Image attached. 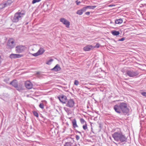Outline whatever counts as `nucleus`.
Wrapping results in <instances>:
<instances>
[{"instance_id":"obj_31","label":"nucleus","mask_w":146,"mask_h":146,"mask_svg":"<svg viewBox=\"0 0 146 146\" xmlns=\"http://www.w3.org/2000/svg\"><path fill=\"white\" fill-rule=\"evenodd\" d=\"M64 146H72L71 144L70 143H66Z\"/></svg>"},{"instance_id":"obj_17","label":"nucleus","mask_w":146,"mask_h":146,"mask_svg":"<svg viewBox=\"0 0 146 146\" xmlns=\"http://www.w3.org/2000/svg\"><path fill=\"white\" fill-rule=\"evenodd\" d=\"M15 0H8L5 3L7 6L10 5Z\"/></svg>"},{"instance_id":"obj_23","label":"nucleus","mask_w":146,"mask_h":146,"mask_svg":"<svg viewBox=\"0 0 146 146\" xmlns=\"http://www.w3.org/2000/svg\"><path fill=\"white\" fill-rule=\"evenodd\" d=\"M37 49L38 47L36 45H35L33 47V48L32 49V50L33 52H35L37 50Z\"/></svg>"},{"instance_id":"obj_5","label":"nucleus","mask_w":146,"mask_h":146,"mask_svg":"<svg viewBox=\"0 0 146 146\" xmlns=\"http://www.w3.org/2000/svg\"><path fill=\"white\" fill-rule=\"evenodd\" d=\"M27 48L25 46L18 45L15 47V51L17 53H21L26 50Z\"/></svg>"},{"instance_id":"obj_10","label":"nucleus","mask_w":146,"mask_h":146,"mask_svg":"<svg viewBox=\"0 0 146 146\" xmlns=\"http://www.w3.org/2000/svg\"><path fill=\"white\" fill-rule=\"evenodd\" d=\"M25 85L26 88L29 89H32L33 87V84L29 80L25 82Z\"/></svg>"},{"instance_id":"obj_38","label":"nucleus","mask_w":146,"mask_h":146,"mask_svg":"<svg viewBox=\"0 0 146 146\" xmlns=\"http://www.w3.org/2000/svg\"><path fill=\"white\" fill-rule=\"evenodd\" d=\"M76 4L77 5H78L80 3H81L80 1H76Z\"/></svg>"},{"instance_id":"obj_6","label":"nucleus","mask_w":146,"mask_h":146,"mask_svg":"<svg viewBox=\"0 0 146 146\" xmlns=\"http://www.w3.org/2000/svg\"><path fill=\"white\" fill-rule=\"evenodd\" d=\"M60 21L65 25L66 27L69 28L70 23L67 20L64 18H62L60 19Z\"/></svg>"},{"instance_id":"obj_34","label":"nucleus","mask_w":146,"mask_h":146,"mask_svg":"<svg viewBox=\"0 0 146 146\" xmlns=\"http://www.w3.org/2000/svg\"><path fill=\"white\" fill-rule=\"evenodd\" d=\"M141 94L142 95L146 97V92H143L141 93Z\"/></svg>"},{"instance_id":"obj_33","label":"nucleus","mask_w":146,"mask_h":146,"mask_svg":"<svg viewBox=\"0 0 146 146\" xmlns=\"http://www.w3.org/2000/svg\"><path fill=\"white\" fill-rule=\"evenodd\" d=\"M79 83V82L77 80H76L74 81V84L75 85H78Z\"/></svg>"},{"instance_id":"obj_18","label":"nucleus","mask_w":146,"mask_h":146,"mask_svg":"<svg viewBox=\"0 0 146 146\" xmlns=\"http://www.w3.org/2000/svg\"><path fill=\"white\" fill-rule=\"evenodd\" d=\"M123 20L121 19H116L115 21V23L117 24H121L123 23Z\"/></svg>"},{"instance_id":"obj_30","label":"nucleus","mask_w":146,"mask_h":146,"mask_svg":"<svg viewBox=\"0 0 146 146\" xmlns=\"http://www.w3.org/2000/svg\"><path fill=\"white\" fill-rule=\"evenodd\" d=\"M87 9V8L86 6V7L83 8L82 9H81V10H82V11L83 12L85 11H86Z\"/></svg>"},{"instance_id":"obj_15","label":"nucleus","mask_w":146,"mask_h":146,"mask_svg":"<svg viewBox=\"0 0 146 146\" xmlns=\"http://www.w3.org/2000/svg\"><path fill=\"white\" fill-rule=\"evenodd\" d=\"M72 122L73 127L74 128L78 127V125L77 123L76 120L75 119H73L72 121Z\"/></svg>"},{"instance_id":"obj_29","label":"nucleus","mask_w":146,"mask_h":146,"mask_svg":"<svg viewBox=\"0 0 146 146\" xmlns=\"http://www.w3.org/2000/svg\"><path fill=\"white\" fill-rule=\"evenodd\" d=\"M100 46V44L99 43H97L95 46H93L94 47L93 49L95 48H98Z\"/></svg>"},{"instance_id":"obj_4","label":"nucleus","mask_w":146,"mask_h":146,"mask_svg":"<svg viewBox=\"0 0 146 146\" xmlns=\"http://www.w3.org/2000/svg\"><path fill=\"white\" fill-rule=\"evenodd\" d=\"M25 11H24L23 13L19 12L16 13L14 15L12 20L14 22H18L20 19L23 17V15H25Z\"/></svg>"},{"instance_id":"obj_8","label":"nucleus","mask_w":146,"mask_h":146,"mask_svg":"<svg viewBox=\"0 0 146 146\" xmlns=\"http://www.w3.org/2000/svg\"><path fill=\"white\" fill-rule=\"evenodd\" d=\"M23 56V54L12 53L10 55L9 57L11 59H15L21 58Z\"/></svg>"},{"instance_id":"obj_25","label":"nucleus","mask_w":146,"mask_h":146,"mask_svg":"<svg viewBox=\"0 0 146 146\" xmlns=\"http://www.w3.org/2000/svg\"><path fill=\"white\" fill-rule=\"evenodd\" d=\"M76 13L77 14H78L79 15H81L82 14L83 12L82 11V10H81V9H80L78 10L77 11Z\"/></svg>"},{"instance_id":"obj_41","label":"nucleus","mask_w":146,"mask_h":146,"mask_svg":"<svg viewBox=\"0 0 146 146\" xmlns=\"http://www.w3.org/2000/svg\"><path fill=\"white\" fill-rule=\"evenodd\" d=\"M21 90V89H17V90H19H19Z\"/></svg>"},{"instance_id":"obj_27","label":"nucleus","mask_w":146,"mask_h":146,"mask_svg":"<svg viewBox=\"0 0 146 146\" xmlns=\"http://www.w3.org/2000/svg\"><path fill=\"white\" fill-rule=\"evenodd\" d=\"M41 0H33L32 1L33 4H34L40 1Z\"/></svg>"},{"instance_id":"obj_1","label":"nucleus","mask_w":146,"mask_h":146,"mask_svg":"<svg viewBox=\"0 0 146 146\" xmlns=\"http://www.w3.org/2000/svg\"><path fill=\"white\" fill-rule=\"evenodd\" d=\"M114 109L118 113H120L122 112L126 114L128 113L130 111L127 104L125 102L121 103L119 105H115L114 107Z\"/></svg>"},{"instance_id":"obj_35","label":"nucleus","mask_w":146,"mask_h":146,"mask_svg":"<svg viewBox=\"0 0 146 146\" xmlns=\"http://www.w3.org/2000/svg\"><path fill=\"white\" fill-rule=\"evenodd\" d=\"M76 138L77 140H78L80 139V136L78 135H76Z\"/></svg>"},{"instance_id":"obj_14","label":"nucleus","mask_w":146,"mask_h":146,"mask_svg":"<svg viewBox=\"0 0 146 146\" xmlns=\"http://www.w3.org/2000/svg\"><path fill=\"white\" fill-rule=\"evenodd\" d=\"M10 84L16 88H18V86L17 81L16 80H13L10 83Z\"/></svg>"},{"instance_id":"obj_9","label":"nucleus","mask_w":146,"mask_h":146,"mask_svg":"<svg viewBox=\"0 0 146 146\" xmlns=\"http://www.w3.org/2000/svg\"><path fill=\"white\" fill-rule=\"evenodd\" d=\"M75 102L72 99L69 100L66 104V106L70 108H72L74 105Z\"/></svg>"},{"instance_id":"obj_36","label":"nucleus","mask_w":146,"mask_h":146,"mask_svg":"<svg viewBox=\"0 0 146 146\" xmlns=\"http://www.w3.org/2000/svg\"><path fill=\"white\" fill-rule=\"evenodd\" d=\"M125 39V38L124 37H123V38H122L121 39H119V41H123Z\"/></svg>"},{"instance_id":"obj_40","label":"nucleus","mask_w":146,"mask_h":146,"mask_svg":"<svg viewBox=\"0 0 146 146\" xmlns=\"http://www.w3.org/2000/svg\"><path fill=\"white\" fill-rule=\"evenodd\" d=\"M77 132L80 133V134H81V133L80 131H77Z\"/></svg>"},{"instance_id":"obj_20","label":"nucleus","mask_w":146,"mask_h":146,"mask_svg":"<svg viewBox=\"0 0 146 146\" xmlns=\"http://www.w3.org/2000/svg\"><path fill=\"white\" fill-rule=\"evenodd\" d=\"M7 7L5 3L0 4V10Z\"/></svg>"},{"instance_id":"obj_11","label":"nucleus","mask_w":146,"mask_h":146,"mask_svg":"<svg viewBox=\"0 0 146 146\" xmlns=\"http://www.w3.org/2000/svg\"><path fill=\"white\" fill-rule=\"evenodd\" d=\"M127 74L128 76L131 77L135 76L138 74L137 72L130 70L127 71Z\"/></svg>"},{"instance_id":"obj_37","label":"nucleus","mask_w":146,"mask_h":146,"mask_svg":"<svg viewBox=\"0 0 146 146\" xmlns=\"http://www.w3.org/2000/svg\"><path fill=\"white\" fill-rule=\"evenodd\" d=\"M90 12L89 11L86 12L85 13V14L87 15H90Z\"/></svg>"},{"instance_id":"obj_26","label":"nucleus","mask_w":146,"mask_h":146,"mask_svg":"<svg viewBox=\"0 0 146 146\" xmlns=\"http://www.w3.org/2000/svg\"><path fill=\"white\" fill-rule=\"evenodd\" d=\"M82 127L84 130H86L87 129V125L86 122H85V123L83 126Z\"/></svg>"},{"instance_id":"obj_22","label":"nucleus","mask_w":146,"mask_h":146,"mask_svg":"<svg viewBox=\"0 0 146 146\" xmlns=\"http://www.w3.org/2000/svg\"><path fill=\"white\" fill-rule=\"evenodd\" d=\"M53 61V59H50L49 60L46 61V64H47L50 65L51 64V62Z\"/></svg>"},{"instance_id":"obj_12","label":"nucleus","mask_w":146,"mask_h":146,"mask_svg":"<svg viewBox=\"0 0 146 146\" xmlns=\"http://www.w3.org/2000/svg\"><path fill=\"white\" fill-rule=\"evenodd\" d=\"M93 47L92 45H88L84 47L83 50L85 51H89L91 50H93Z\"/></svg>"},{"instance_id":"obj_3","label":"nucleus","mask_w":146,"mask_h":146,"mask_svg":"<svg viewBox=\"0 0 146 146\" xmlns=\"http://www.w3.org/2000/svg\"><path fill=\"white\" fill-rule=\"evenodd\" d=\"M15 46V40L13 38H10L8 40L6 46L7 48L11 49L14 48Z\"/></svg>"},{"instance_id":"obj_2","label":"nucleus","mask_w":146,"mask_h":146,"mask_svg":"<svg viewBox=\"0 0 146 146\" xmlns=\"http://www.w3.org/2000/svg\"><path fill=\"white\" fill-rule=\"evenodd\" d=\"M118 129L119 130L117 132H115L112 135V137L115 141L117 142L119 141L121 142L125 141L127 139V138L123 134L120 129Z\"/></svg>"},{"instance_id":"obj_16","label":"nucleus","mask_w":146,"mask_h":146,"mask_svg":"<svg viewBox=\"0 0 146 146\" xmlns=\"http://www.w3.org/2000/svg\"><path fill=\"white\" fill-rule=\"evenodd\" d=\"M61 69L60 65L58 64H56V66L53 68L52 69V70H54L56 71H58L60 70Z\"/></svg>"},{"instance_id":"obj_21","label":"nucleus","mask_w":146,"mask_h":146,"mask_svg":"<svg viewBox=\"0 0 146 146\" xmlns=\"http://www.w3.org/2000/svg\"><path fill=\"white\" fill-rule=\"evenodd\" d=\"M86 7L87 9H93L96 7V6L95 5L94 6H86Z\"/></svg>"},{"instance_id":"obj_28","label":"nucleus","mask_w":146,"mask_h":146,"mask_svg":"<svg viewBox=\"0 0 146 146\" xmlns=\"http://www.w3.org/2000/svg\"><path fill=\"white\" fill-rule=\"evenodd\" d=\"M80 121L82 124H83L84 123H85V122H86L83 118H80Z\"/></svg>"},{"instance_id":"obj_19","label":"nucleus","mask_w":146,"mask_h":146,"mask_svg":"<svg viewBox=\"0 0 146 146\" xmlns=\"http://www.w3.org/2000/svg\"><path fill=\"white\" fill-rule=\"evenodd\" d=\"M111 33L114 36H117L119 34V31H113L111 32Z\"/></svg>"},{"instance_id":"obj_32","label":"nucleus","mask_w":146,"mask_h":146,"mask_svg":"<svg viewBox=\"0 0 146 146\" xmlns=\"http://www.w3.org/2000/svg\"><path fill=\"white\" fill-rule=\"evenodd\" d=\"M39 107L42 109H43L44 108V105L43 103H40L39 105Z\"/></svg>"},{"instance_id":"obj_24","label":"nucleus","mask_w":146,"mask_h":146,"mask_svg":"<svg viewBox=\"0 0 146 146\" xmlns=\"http://www.w3.org/2000/svg\"><path fill=\"white\" fill-rule=\"evenodd\" d=\"M33 112L34 115H35V116L36 117H38V113L36 111H33Z\"/></svg>"},{"instance_id":"obj_7","label":"nucleus","mask_w":146,"mask_h":146,"mask_svg":"<svg viewBox=\"0 0 146 146\" xmlns=\"http://www.w3.org/2000/svg\"><path fill=\"white\" fill-rule=\"evenodd\" d=\"M45 51L42 48H40L37 52L32 54L35 56H37L42 54Z\"/></svg>"},{"instance_id":"obj_13","label":"nucleus","mask_w":146,"mask_h":146,"mask_svg":"<svg viewBox=\"0 0 146 146\" xmlns=\"http://www.w3.org/2000/svg\"><path fill=\"white\" fill-rule=\"evenodd\" d=\"M58 98L60 102L63 104L65 103L67 100L66 97L64 96H62L61 97H58Z\"/></svg>"},{"instance_id":"obj_39","label":"nucleus","mask_w":146,"mask_h":146,"mask_svg":"<svg viewBox=\"0 0 146 146\" xmlns=\"http://www.w3.org/2000/svg\"><path fill=\"white\" fill-rule=\"evenodd\" d=\"M115 6L114 5H110L108 6L109 7H112V6Z\"/></svg>"}]
</instances>
